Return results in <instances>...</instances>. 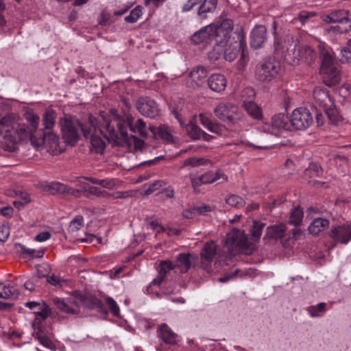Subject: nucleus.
<instances>
[{
	"label": "nucleus",
	"mask_w": 351,
	"mask_h": 351,
	"mask_svg": "<svg viewBox=\"0 0 351 351\" xmlns=\"http://www.w3.org/2000/svg\"><path fill=\"white\" fill-rule=\"evenodd\" d=\"M84 225V218L81 215L76 216L70 223L68 232L75 233L77 232Z\"/></svg>",
	"instance_id": "obj_46"
},
{
	"label": "nucleus",
	"mask_w": 351,
	"mask_h": 351,
	"mask_svg": "<svg viewBox=\"0 0 351 351\" xmlns=\"http://www.w3.org/2000/svg\"><path fill=\"white\" fill-rule=\"evenodd\" d=\"M143 14L142 8L140 5L135 7L124 19L125 21L129 23H136Z\"/></svg>",
	"instance_id": "obj_47"
},
{
	"label": "nucleus",
	"mask_w": 351,
	"mask_h": 351,
	"mask_svg": "<svg viewBox=\"0 0 351 351\" xmlns=\"http://www.w3.org/2000/svg\"><path fill=\"white\" fill-rule=\"evenodd\" d=\"M136 107L145 117L154 119L160 115V110L157 103L148 97H142L137 99Z\"/></svg>",
	"instance_id": "obj_15"
},
{
	"label": "nucleus",
	"mask_w": 351,
	"mask_h": 351,
	"mask_svg": "<svg viewBox=\"0 0 351 351\" xmlns=\"http://www.w3.org/2000/svg\"><path fill=\"white\" fill-rule=\"evenodd\" d=\"M25 306L33 310L34 313L38 315L43 319H46L51 314V308L45 302H27Z\"/></svg>",
	"instance_id": "obj_30"
},
{
	"label": "nucleus",
	"mask_w": 351,
	"mask_h": 351,
	"mask_svg": "<svg viewBox=\"0 0 351 351\" xmlns=\"http://www.w3.org/2000/svg\"><path fill=\"white\" fill-rule=\"evenodd\" d=\"M330 225L328 219L322 217L314 219L308 226V230L310 234L318 235L322 232L328 229Z\"/></svg>",
	"instance_id": "obj_31"
},
{
	"label": "nucleus",
	"mask_w": 351,
	"mask_h": 351,
	"mask_svg": "<svg viewBox=\"0 0 351 351\" xmlns=\"http://www.w3.org/2000/svg\"><path fill=\"white\" fill-rule=\"evenodd\" d=\"M227 81L224 75L221 74H213L208 80L209 88L215 92H221L226 87Z\"/></svg>",
	"instance_id": "obj_29"
},
{
	"label": "nucleus",
	"mask_w": 351,
	"mask_h": 351,
	"mask_svg": "<svg viewBox=\"0 0 351 351\" xmlns=\"http://www.w3.org/2000/svg\"><path fill=\"white\" fill-rule=\"evenodd\" d=\"M217 245L211 241L204 244L200 253L202 267L206 269L216 255Z\"/></svg>",
	"instance_id": "obj_19"
},
{
	"label": "nucleus",
	"mask_w": 351,
	"mask_h": 351,
	"mask_svg": "<svg viewBox=\"0 0 351 351\" xmlns=\"http://www.w3.org/2000/svg\"><path fill=\"white\" fill-rule=\"evenodd\" d=\"M215 36V42L217 45H223L225 42H230L231 39L234 40L236 34H241L240 33L233 32V23L230 19H223L219 25L210 24Z\"/></svg>",
	"instance_id": "obj_9"
},
{
	"label": "nucleus",
	"mask_w": 351,
	"mask_h": 351,
	"mask_svg": "<svg viewBox=\"0 0 351 351\" xmlns=\"http://www.w3.org/2000/svg\"><path fill=\"white\" fill-rule=\"evenodd\" d=\"M125 124L130 128L132 132L137 134L142 137L145 138L147 136L149 128L142 119H138L137 120L130 119Z\"/></svg>",
	"instance_id": "obj_26"
},
{
	"label": "nucleus",
	"mask_w": 351,
	"mask_h": 351,
	"mask_svg": "<svg viewBox=\"0 0 351 351\" xmlns=\"http://www.w3.org/2000/svg\"><path fill=\"white\" fill-rule=\"evenodd\" d=\"M207 75V70L204 67L197 66L191 71L188 83L193 88L200 87L205 83Z\"/></svg>",
	"instance_id": "obj_21"
},
{
	"label": "nucleus",
	"mask_w": 351,
	"mask_h": 351,
	"mask_svg": "<svg viewBox=\"0 0 351 351\" xmlns=\"http://www.w3.org/2000/svg\"><path fill=\"white\" fill-rule=\"evenodd\" d=\"M216 117L228 123H234L239 117L238 108L231 102H220L213 110Z\"/></svg>",
	"instance_id": "obj_10"
},
{
	"label": "nucleus",
	"mask_w": 351,
	"mask_h": 351,
	"mask_svg": "<svg viewBox=\"0 0 351 351\" xmlns=\"http://www.w3.org/2000/svg\"><path fill=\"white\" fill-rule=\"evenodd\" d=\"M149 128L154 135L157 134L160 138L167 142H170L173 140L170 129L166 125H160L159 127L149 125Z\"/></svg>",
	"instance_id": "obj_37"
},
{
	"label": "nucleus",
	"mask_w": 351,
	"mask_h": 351,
	"mask_svg": "<svg viewBox=\"0 0 351 351\" xmlns=\"http://www.w3.org/2000/svg\"><path fill=\"white\" fill-rule=\"evenodd\" d=\"M319 73L325 84L329 87L334 86L340 82V73L337 66L319 70Z\"/></svg>",
	"instance_id": "obj_22"
},
{
	"label": "nucleus",
	"mask_w": 351,
	"mask_h": 351,
	"mask_svg": "<svg viewBox=\"0 0 351 351\" xmlns=\"http://www.w3.org/2000/svg\"><path fill=\"white\" fill-rule=\"evenodd\" d=\"M322 173V169L317 163H311L305 171V176L309 177H319Z\"/></svg>",
	"instance_id": "obj_49"
},
{
	"label": "nucleus",
	"mask_w": 351,
	"mask_h": 351,
	"mask_svg": "<svg viewBox=\"0 0 351 351\" xmlns=\"http://www.w3.org/2000/svg\"><path fill=\"white\" fill-rule=\"evenodd\" d=\"M315 16V13L313 12H308L306 10L301 11L298 16V19L302 23H304L307 19L311 17Z\"/></svg>",
	"instance_id": "obj_58"
},
{
	"label": "nucleus",
	"mask_w": 351,
	"mask_h": 351,
	"mask_svg": "<svg viewBox=\"0 0 351 351\" xmlns=\"http://www.w3.org/2000/svg\"><path fill=\"white\" fill-rule=\"evenodd\" d=\"M267 40V29L264 25H256L251 32L250 45L254 49L262 47Z\"/></svg>",
	"instance_id": "obj_20"
},
{
	"label": "nucleus",
	"mask_w": 351,
	"mask_h": 351,
	"mask_svg": "<svg viewBox=\"0 0 351 351\" xmlns=\"http://www.w3.org/2000/svg\"><path fill=\"white\" fill-rule=\"evenodd\" d=\"M322 19L326 23L335 24L327 29L328 33L346 34L351 29V14L348 10H333Z\"/></svg>",
	"instance_id": "obj_4"
},
{
	"label": "nucleus",
	"mask_w": 351,
	"mask_h": 351,
	"mask_svg": "<svg viewBox=\"0 0 351 351\" xmlns=\"http://www.w3.org/2000/svg\"><path fill=\"white\" fill-rule=\"evenodd\" d=\"M157 335L162 341L159 346L156 347L157 351H169L171 346L177 345L179 341L178 336L166 324H162L157 328Z\"/></svg>",
	"instance_id": "obj_13"
},
{
	"label": "nucleus",
	"mask_w": 351,
	"mask_h": 351,
	"mask_svg": "<svg viewBox=\"0 0 351 351\" xmlns=\"http://www.w3.org/2000/svg\"><path fill=\"white\" fill-rule=\"evenodd\" d=\"M234 40L231 39L230 42H225L221 47H224V58L226 60L232 62L236 58L241 54L239 60L240 66H245L247 58L245 53L246 49V43L245 41L244 36L243 34H236Z\"/></svg>",
	"instance_id": "obj_5"
},
{
	"label": "nucleus",
	"mask_w": 351,
	"mask_h": 351,
	"mask_svg": "<svg viewBox=\"0 0 351 351\" xmlns=\"http://www.w3.org/2000/svg\"><path fill=\"white\" fill-rule=\"evenodd\" d=\"M290 121L294 129L304 130L313 123V118L307 108H298L292 112Z\"/></svg>",
	"instance_id": "obj_12"
},
{
	"label": "nucleus",
	"mask_w": 351,
	"mask_h": 351,
	"mask_svg": "<svg viewBox=\"0 0 351 351\" xmlns=\"http://www.w3.org/2000/svg\"><path fill=\"white\" fill-rule=\"evenodd\" d=\"M51 237V234L47 231H44L38 234L35 239L38 242H43L48 240Z\"/></svg>",
	"instance_id": "obj_64"
},
{
	"label": "nucleus",
	"mask_w": 351,
	"mask_h": 351,
	"mask_svg": "<svg viewBox=\"0 0 351 351\" xmlns=\"http://www.w3.org/2000/svg\"><path fill=\"white\" fill-rule=\"evenodd\" d=\"M16 128H17V132H16L17 141L19 138H23V137L27 136L29 134H30V136H34L32 134V132H30V129L29 130L27 128H26L25 126L19 125V124L17 122H16Z\"/></svg>",
	"instance_id": "obj_56"
},
{
	"label": "nucleus",
	"mask_w": 351,
	"mask_h": 351,
	"mask_svg": "<svg viewBox=\"0 0 351 351\" xmlns=\"http://www.w3.org/2000/svg\"><path fill=\"white\" fill-rule=\"evenodd\" d=\"M197 214L195 207L185 209L182 212V215L186 219H192L195 217Z\"/></svg>",
	"instance_id": "obj_61"
},
{
	"label": "nucleus",
	"mask_w": 351,
	"mask_h": 351,
	"mask_svg": "<svg viewBox=\"0 0 351 351\" xmlns=\"http://www.w3.org/2000/svg\"><path fill=\"white\" fill-rule=\"evenodd\" d=\"M342 55L341 60L343 62L350 63L351 62V51L348 48H343L341 51Z\"/></svg>",
	"instance_id": "obj_63"
},
{
	"label": "nucleus",
	"mask_w": 351,
	"mask_h": 351,
	"mask_svg": "<svg viewBox=\"0 0 351 351\" xmlns=\"http://www.w3.org/2000/svg\"><path fill=\"white\" fill-rule=\"evenodd\" d=\"M243 107L247 113L254 119H261L263 117L261 108L254 101H244Z\"/></svg>",
	"instance_id": "obj_35"
},
{
	"label": "nucleus",
	"mask_w": 351,
	"mask_h": 351,
	"mask_svg": "<svg viewBox=\"0 0 351 351\" xmlns=\"http://www.w3.org/2000/svg\"><path fill=\"white\" fill-rule=\"evenodd\" d=\"M173 269L172 261L169 260L161 261L158 268V275L152 281L151 284L153 285H160L165 279L167 273Z\"/></svg>",
	"instance_id": "obj_28"
},
{
	"label": "nucleus",
	"mask_w": 351,
	"mask_h": 351,
	"mask_svg": "<svg viewBox=\"0 0 351 351\" xmlns=\"http://www.w3.org/2000/svg\"><path fill=\"white\" fill-rule=\"evenodd\" d=\"M146 225L155 231L156 233H160L165 230L163 226L160 224L156 220H154L152 218H147L145 219Z\"/></svg>",
	"instance_id": "obj_54"
},
{
	"label": "nucleus",
	"mask_w": 351,
	"mask_h": 351,
	"mask_svg": "<svg viewBox=\"0 0 351 351\" xmlns=\"http://www.w3.org/2000/svg\"><path fill=\"white\" fill-rule=\"evenodd\" d=\"M210 161L202 157H191L186 158L184 162L183 165L184 167L191 166L192 167H197L202 165H206L210 164Z\"/></svg>",
	"instance_id": "obj_43"
},
{
	"label": "nucleus",
	"mask_w": 351,
	"mask_h": 351,
	"mask_svg": "<svg viewBox=\"0 0 351 351\" xmlns=\"http://www.w3.org/2000/svg\"><path fill=\"white\" fill-rule=\"evenodd\" d=\"M313 97L316 104L322 108L330 121L337 124L340 119L333 99L329 95V91L325 88L316 87L313 90Z\"/></svg>",
	"instance_id": "obj_6"
},
{
	"label": "nucleus",
	"mask_w": 351,
	"mask_h": 351,
	"mask_svg": "<svg viewBox=\"0 0 351 351\" xmlns=\"http://www.w3.org/2000/svg\"><path fill=\"white\" fill-rule=\"evenodd\" d=\"M190 180L193 188L196 190L201 184H208L221 180L220 183L228 180V177L221 170L216 171H207L200 176L190 175Z\"/></svg>",
	"instance_id": "obj_14"
},
{
	"label": "nucleus",
	"mask_w": 351,
	"mask_h": 351,
	"mask_svg": "<svg viewBox=\"0 0 351 351\" xmlns=\"http://www.w3.org/2000/svg\"><path fill=\"white\" fill-rule=\"evenodd\" d=\"M276 22L274 21L272 28L275 51L281 53L285 60L291 64L301 61L311 66L315 63L317 59V53L314 49L308 45H299L298 40L292 35H287L281 42L276 35Z\"/></svg>",
	"instance_id": "obj_1"
},
{
	"label": "nucleus",
	"mask_w": 351,
	"mask_h": 351,
	"mask_svg": "<svg viewBox=\"0 0 351 351\" xmlns=\"http://www.w3.org/2000/svg\"><path fill=\"white\" fill-rule=\"evenodd\" d=\"M303 215V210L300 207L295 208L291 213L289 223L298 226L302 222Z\"/></svg>",
	"instance_id": "obj_45"
},
{
	"label": "nucleus",
	"mask_w": 351,
	"mask_h": 351,
	"mask_svg": "<svg viewBox=\"0 0 351 351\" xmlns=\"http://www.w3.org/2000/svg\"><path fill=\"white\" fill-rule=\"evenodd\" d=\"M330 237L336 242L347 244L351 241V223H346L332 227L330 230Z\"/></svg>",
	"instance_id": "obj_16"
},
{
	"label": "nucleus",
	"mask_w": 351,
	"mask_h": 351,
	"mask_svg": "<svg viewBox=\"0 0 351 351\" xmlns=\"http://www.w3.org/2000/svg\"><path fill=\"white\" fill-rule=\"evenodd\" d=\"M21 250L23 254L31 255L32 256L41 257L43 254V252H36L34 249L27 248L25 247H23Z\"/></svg>",
	"instance_id": "obj_62"
},
{
	"label": "nucleus",
	"mask_w": 351,
	"mask_h": 351,
	"mask_svg": "<svg viewBox=\"0 0 351 351\" xmlns=\"http://www.w3.org/2000/svg\"><path fill=\"white\" fill-rule=\"evenodd\" d=\"M120 185V181L117 179L111 178V179H104L101 180V184L104 188L107 189H113L117 188Z\"/></svg>",
	"instance_id": "obj_53"
},
{
	"label": "nucleus",
	"mask_w": 351,
	"mask_h": 351,
	"mask_svg": "<svg viewBox=\"0 0 351 351\" xmlns=\"http://www.w3.org/2000/svg\"><path fill=\"white\" fill-rule=\"evenodd\" d=\"M187 134L193 139H200L203 134V131L199 127L196 125L192 121L185 125Z\"/></svg>",
	"instance_id": "obj_41"
},
{
	"label": "nucleus",
	"mask_w": 351,
	"mask_h": 351,
	"mask_svg": "<svg viewBox=\"0 0 351 351\" xmlns=\"http://www.w3.org/2000/svg\"><path fill=\"white\" fill-rule=\"evenodd\" d=\"M226 202L228 205L236 208L241 207L244 204L243 198L236 195H230L226 198Z\"/></svg>",
	"instance_id": "obj_52"
},
{
	"label": "nucleus",
	"mask_w": 351,
	"mask_h": 351,
	"mask_svg": "<svg viewBox=\"0 0 351 351\" xmlns=\"http://www.w3.org/2000/svg\"><path fill=\"white\" fill-rule=\"evenodd\" d=\"M82 304L84 305V307L88 309L97 308L100 311H102L104 306L102 302L99 299L94 296H88L82 300Z\"/></svg>",
	"instance_id": "obj_40"
},
{
	"label": "nucleus",
	"mask_w": 351,
	"mask_h": 351,
	"mask_svg": "<svg viewBox=\"0 0 351 351\" xmlns=\"http://www.w3.org/2000/svg\"><path fill=\"white\" fill-rule=\"evenodd\" d=\"M321 66L319 70H325L336 65L335 55L332 49L328 45L322 44L319 46Z\"/></svg>",
	"instance_id": "obj_18"
},
{
	"label": "nucleus",
	"mask_w": 351,
	"mask_h": 351,
	"mask_svg": "<svg viewBox=\"0 0 351 351\" xmlns=\"http://www.w3.org/2000/svg\"><path fill=\"white\" fill-rule=\"evenodd\" d=\"M279 71V62L272 58H267L256 64L254 75L257 80L269 82L278 75Z\"/></svg>",
	"instance_id": "obj_7"
},
{
	"label": "nucleus",
	"mask_w": 351,
	"mask_h": 351,
	"mask_svg": "<svg viewBox=\"0 0 351 351\" xmlns=\"http://www.w3.org/2000/svg\"><path fill=\"white\" fill-rule=\"evenodd\" d=\"M106 302L113 315L117 317L119 316L120 313L119 307L114 299L110 297H106Z\"/></svg>",
	"instance_id": "obj_55"
},
{
	"label": "nucleus",
	"mask_w": 351,
	"mask_h": 351,
	"mask_svg": "<svg viewBox=\"0 0 351 351\" xmlns=\"http://www.w3.org/2000/svg\"><path fill=\"white\" fill-rule=\"evenodd\" d=\"M25 119L31 127L30 132H35L39 125V116L32 112H28L25 114Z\"/></svg>",
	"instance_id": "obj_48"
},
{
	"label": "nucleus",
	"mask_w": 351,
	"mask_h": 351,
	"mask_svg": "<svg viewBox=\"0 0 351 351\" xmlns=\"http://www.w3.org/2000/svg\"><path fill=\"white\" fill-rule=\"evenodd\" d=\"M195 259V257L189 253L179 254L173 266L174 269H178L180 273H186L191 267L192 261Z\"/></svg>",
	"instance_id": "obj_23"
},
{
	"label": "nucleus",
	"mask_w": 351,
	"mask_h": 351,
	"mask_svg": "<svg viewBox=\"0 0 351 351\" xmlns=\"http://www.w3.org/2000/svg\"><path fill=\"white\" fill-rule=\"evenodd\" d=\"M48 191L51 194H62L67 192V187L66 185L60 182H51L48 185Z\"/></svg>",
	"instance_id": "obj_51"
},
{
	"label": "nucleus",
	"mask_w": 351,
	"mask_h": 351,
	"mask_svg": "<svg viewBox=\"0 0 351 351\" xmlns=\"http://www.w3.org/2000/svg\"><path fill=\"white\" fill-rule=\"evenodd\" d=\"M99 130H97L95 126V130H92V132L88 134L87 138L90 137V150L96 153L102 154L106 147V143L104 140L101 138Z\"/></svg>",
	"instance_id": "obj_27"
},
{
	"label": "nucleus",
	"mask_w": 351,
	"mask_h": 351,
	"mask_svg": "<svg viewBox=\"0 0 351 351\" xmlns=\"http://www.w3.org/2000/svg\"><path fill=\"white\" fill-rule=\"evenodd\" d=\"M289 118L284 113H279L272 117L271 121V130L268 132L277 135L281 130H290L291 124Z\"/></svg>",
	"instance_id": "obj_17"
},
{
	"label": "nucleus",
	"mask_w": 351,
	"mask_h": 351,
	"mask_svg": "<svg viewBox=\"0 0 351 351\" xmlns=\"http://www.w3.org/2000/svg\"><path fill=\"white\" fill-rule=\"evenodd\" d=\"M217 7V1H202L198 9V14L213 12Z\"/></svg>",
	"instance_id": "obj_50"
},
{
	"label": "nucleus",
	"mask_w": 351,
	"mask_h": 351,
	"mask_svg": "<svg viewBox=\"0 0 351 351\" xmlns=\"http://www.w3.org/2000/svg\"><path fill=\"white\" fill-rule=\"evenodd\" d=\"M250 274H251L250 270L243 271V270L237 269L232 273H228V274H225L223 277L220 278L219 279V280L221 282H226L231 279L235 278L237 276L243 278L244 276L250 275Z\"/></svg>",
	"instance_id": "obj_44"
},
{
	"label": "nucleus",
	"mask_w": 351,
	"mask_h": 351,
	"mask_svg": "<svg viewBox=\"0 0 351 351\" xmlns=\"http://www.w3.org/2000/svg\"><path fill=\"white\" fill-rule=\"evenodd\" d=\"M53 302L56 307L62 312L73 315L79 313V308L77 305L71 300L53 298Z\"/></svg>",
	"instance_id": "obj_25"
},
{
	"label": "nucleus",
	"mask_w": 351,
	"mask_h": 351,
	"mask_svg": "<svg viewBox=\"0 0 351 351\" xmlns=\"http://www.w3.org/2000/svg\"><path fill=\"white\" fill-rule=\"evenodd\" d=\"M286 230V225L284 223L268 226L266 229V234L263 239H266L267 238L275 239H282L285 236Z\"/></svg>",
	"instance_id": "obj_32"
},
{
	"label": "nucleus",
	"mask_w": 351,
	"mask_h": 351,
	"mask_svg": "<svg viewBox=\"0 0 351 351\" xmlns=\"http://www.w3.org/2000/svg\"><path fill=\"white\" fill-rule=\"evenodd\" d=\"M197 213L199 215H206L215 210V206L208 204H202L199 206H195Z\"/></svg>",
	"instance_id": "obj_57"
},
{
	"label": "nucleus",
	"mask_w": 351,
	"mask_h": 351,
	"mask_svg": "<svg viewBox=\"0 0 351 351\" xmlns=\"http://www.w3.org/2000/svg\"><path fill=\"white\" fill-rule=\"evenodd\" d=\"M95 119L92 117H90L88 121L84 124L71 117L60 119L59 125L65 142L69 144H75L79 140L81 132L85 138H87L92 130H95Z\"/></svg>",
	"instance_id": "obj_2"
},
{
	"label": "nucleus",
	"mask_w": 351,
	"mask_h": 351,
	"mask_svg": "<svg viewBox=\"0 0 351 351\" xmlns=\"http://www.w3.org/2000/svg\"><path fill=\"white\" fill-rule=\"evenodd\" d=\"M59 141L58 136L55 133L49 130L47 132L43 134V138L39 140L38 143L35 142V136H31V143L34 146L38 147L42 144L49 145L50 147H56L58 145Z\"/></svg>",
	"instance_id": "obj_33"
},
{
	"label": "nucleus",
	"mask_w": 351,
	"mask_h": 351,
	"mask_svg": "<svg viewBox=\"0 0 351 351\" xmlns=\"http://www.w3.org/2000/svg\"><path fill=\"white\" fill-rule=\"evenodd\" d=\"M16 126V121L11 115L5 116L0 120V135L3 136L5 144L10 149L13 148L17 142Z\"/></svg>",
	"instance_id": "obj_8"
},
{
	"label": "nucleus",
	"mask_w": 351,
	"mask_h": 351,
	"mask_svg": "<svg viewBox=\"0 0 351 351\" xmlns=\"http://www.w3.org/2000/svg\"><path fill=\"white\" fill-rule=\"evenodd\" d=\"M99 132L100 134H104V137L108 141L110 139L119 138V134L122 138H125L128 135L125 123L117 120L106 121L105 124L99 128Z\"/></svg>",
	"instance_id": "obj_11"
},
{
	"label": "nucleus",
	"mask_w": 351,
	"mask_h": 351,
	"mask_svg": "<svg viewBox=\"0 0 351 351\" xmlns=\"http://www.w3.org/2000/svg\"><path fill=\"white\" fill-rule=\"evenodd\" d=\"M208 130L217 134H221L223 132L222 125L216 122H213Z\"/></svg>",
	"instance_id": "obj_60"
},
{
	"label": "nucleus",
	"mask_w": 351,
	"mask_h": 351,
	"mask_svg": "<svg viewBox=\"0 0 351 351\" xmlns=\"http://www.w3.org/2000/svg\"><path fill=\"white\" fill-rule=\"evenodd\" d=\"M10 235V229L7 226H0V241L5 242Z\"/></svg>",
	"instance_id": "obj_59"
},
{
	"label": "nucleus",
	"mask_w": 351,
	"mask_h": 351,
	"mask_svg": "<svg viewBox=\"0 0 351 351\" xmlns=\"http://www.w3.org/2000/svg\"><path fill=\"white\" fill-rule=\"evenodd\" d=\"M224 248L232 256L238 253L249 255L255 250L244 231L239 229H232L227 234Z\"/></svg>",
	"instance_id": "obj_3"
},
{
	"label": "nucleus",
	"mask_w": 351,
	"mask_h": 351,
	"mask_svg": "<svg viewBox=\"0 0 351 351\" xmlns=\"http://www.w3.org/2000/svg\"><path fill=\"white\" fill-rule=\"evenodd\" d=\"M213 29L211 25L202 27L191 36L192 42L195 44H199L202 43H207L212 40H215L214 30Z\"/></svg>",
	"instance_id": "obj_24"
},
{
	"label": "nucleus",
	"mask_w": 351,
	"mask_h": 351,
	"mask_svg": "<svg viewBox=\"0 0 351 351\" xmlns=\"http://www.w3.org/2000/svg\"><path fill=\"white\" fill-rule=\"evenodd\" d=\"M265 226V223L258 221L254 220L252 221V226L250 229V233L252 235V239L256 242L259 241L262 235V231Z\"/></svg>",
	"instance_id": "obj_39"
},
{
	"label": "nucleus",
	"mask_w": 351,
	"mask_h": 351,
	"mask_svg": "<svg viewBox=\"0 0 351 351\" xmlns=\"http://www.w3.org/2000/svg\"><path fill=\"white\" fill-rule=\"evenodd\" d=\"M326 304L325 302H320L317 305L309 306L307 311L312 317H322L326 311Z\"/></svg>",
	"instance_id": "obj_42"
},
{
	"label": "nucleus",
	"mask_w": 351,
	"mask_h": 351,
	"mask_svg": "<svg viewBox=\"0 0 351 351\" xmlns=\"http://www.w3.org/2000/svg\"><path fill=\"white\" fill-rule=\"evenodd\" d=\"M19 295V291L14 286L0 283V298L15 300Z\"/></svg>",
	"instance_id": "obj_34"
},
{
	"label": "nucleus",
	"mask_w": 351,
	"mask_h": 351,
	"mask_svg": "<svg viewBox=\"0 0 351 351\" xmlns=\"http://www.w3.org/2000/svg\"><path fill=\"white\" fill-rule=\"evenodd\" d=\"M57 118L56 112L54 110H47L43 116V125L45 130H51L53 128L56 124Z\"/></svg>",
	"instance_id": "obj_38"
},
{
	"label": "nucleus",
	"mask_w": 351,
	"mask_h": 351,
	"mask_svg": "<svg viewBox=\"0 0 351 351\" xmlns=\"http://www.w3.org/2000/svg\"><path fill=\"white\" fill-rule=\"evenodd\" d=\"M35 338L44 347L52 350L56 349V346L52 341L51 337L47 335L43 329H38L35 334Z\"/></svg>",
	"instance_id": "obj_36"
}]
</instances>
